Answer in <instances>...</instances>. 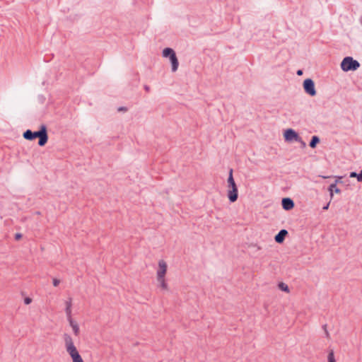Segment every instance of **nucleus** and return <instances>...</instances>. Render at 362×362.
I'll use <instances>...</instances> for the list:
<instances>
[{
  "mask_svg": "<svg viewBox=\"0 0 362 362\" xmlns=\"http://www.w3.org/2000/svg\"><path fill=\"white\" fill-rule=\"evenodd\" d=\"M323 329H324V330H325V332L326 337H327V338H329V332H328V331H327V325H323Z\"/></svg>",
  "mask_w": 362,
  "mask_h": 362,
  "instance_id": "25",
  "label": "nucleus"
},
{
  "mask_svg": "<svg viewBox=\"0 0 362 362\" xmlns=\"http://www.w3.org/2000/svg\"><path fill=\"white\" fill-rule=\"evenodd\" d=\"M144 89L146 90V91L148 92L150 90V87L147 85H145Z\"/></svg>",
  "mask_w": 362,
  "mask_h": 362,
  "instance_id": "28",
  "label": "nucleus"
},
{
  "mask_svg": "<svg viewBox=\"0 0 362 362\" xmlns=\"http://www.w3.org/2000/svg\"><path fill=\"white\" fill-rule=\"evenodd\" d=\"M278 287L280 290L284 291V292H286V293H289L290 292V289L288 286L287 284H286L284 282H280L279 284H278Z\"/></svg>",
  "mask_w": 362,
  "mask_h": 362,
  "instance_id": "16",
  "label": "nucleus"
},
{
  "mask_svg": "<svg viewBox=\"0 0 362 362\" xmlns=\"http://www.w3.org/2000/svg\"><path fill=\"white\" fill-rule=\"evenodd\" d=\"M157 281H158V283L160 284V286L163 289H165V290L168 289V284H167V283L165 281V278L157 279Z\"/></svg>",
  "mask_w": 362,
  "mask_h": 362,
  "instance_id": "17",
  "label": "nucleus"
},
{
  "mask_svg": "<svg viewBox=\"0 0 362 362\" xmlns=\"http://www.w3.org/2000/svg\"><path fill=\"white\" fill-rule=\"evenodd\" d=\"M68 321L69 322V325L71 327L72 329H73V332H74V334L76 335V336H78L79 334V332H80V329H79V327L77 324L76 322H75L73 318H71V319H68Z\"/></svg>",
  "mask_w": 362,
  "mask_h": 362,
  "instance_id": "10",
  "label": "nucleus"
},
{
  "mask_svg": "<svg viewBox=\"0 0 362 362\" xmlns=\"http://www.w3.org/2000/svg\"><path fill=\"white\" fill-rule=\"evenodd\" d=\"M175 54V51L172 48H170V47L165 48L163 50V56L164 57L170 58V56H173Z\"/></svg>",
  "mask_w": 362,
  "mask_h": 362,
  "instance_id": "13",
  "label": "nucleus"
},
{
  "mask_svg": "<svg viewBox=\"0 0 362 362\" xmlns=\"http://www.w3.org/2000/svg\"><path fill=\"white\" fill-rule=\"evenodd\" d=\"M66 350L72 358L73 362H83L81 355L74 346L71 337L65 333L63 335Z\"/></svg>",
  "mask_w": 362,
  "mask_h": 362,
  "instance_id": "1",
  "label": "nucleus"
},
{
  "mask_svg": "<svg viewBox=\"0 0 362 362\" xmlns=\"http://www.w3.org/2000/svg\"><path fill=\"white\" fill-rule=\"evenodd\" d=\"M303 88L305 92L310 96H315L317 93L315 83L311 78H306L303 81Z\"/></svg>",
  "mask_w": 362,
  "mask_h": 362,
  "instance_id": "5",
  "label": "nucleus"
},
{
  "mask_svg": "<svg viewBox=\"0 0 362 362\" xmlns=\"http://www.w3.org/2000/svg\"><path fill=\"white\" fill-rule=\"evenodd\" d=\"M360 66V63L351 57H346L341 62V69L344 71H356Z\"/></svg>",
  "mask_w": 362,
  "mask_h": 362,
  "instance_id": "3",
  "label": "nucleus"
},
{
  "mask_svg": "<svg viewBox=\"0 0 362 362\" xmlns=\"http://www.w3.org/2000/svg\"><path fill=\"white\" fill-rule=\"evenodd\" d=\"M52 282H53V286H57L60 284V280L54 278V279H53V281Z\"/></svg>",
  "mask_w": 362,
  "mask_h": 362,
  "instance_id": "22",
  "label": "nucleus"
},
{
  "mask_svg": "<svg viewBox=\"0 0 362 362\" xmlns=\"http://www.w3.org/2000/svg\"><path fill=\"white\" fill-rule=\"evenodd\" d=\"M320 143V138L317 136H313L310 141L309 146L310 148H314L317 144Z\"/></svg>",
  "mask_w": 362,
  "mask_h": 362,
  "instance_id": "14",
  "label": "nucleus"
},
{
  "mask_svg": "<svg viewBox=\"0 0 362 362\" xmlns=\"http://www.w3.org/2000/svg\"><path fill=\"white\" fill-rule=\"evenodd\" d=\"M329 203H328L327 205H325V206H323V208H322V209H323V210H327V209H328V208H329Z\"/></svg>",
  "mask_w": 362,
  "mask_h": 362,
  "instance_id": "29",
  "label": "nucleus"
},
{
  "mask_svg": "<svg viewBox=\"0 0 362 362\" xmlns=\"http://www.w3.org/2000/svg\"><path fill=\"white\" fill-rule=\"evenodd\" d=\"M65 313L68 319L72 318L71 317V308H65Z\"/></svg>",
  "mask_w": 362,
  "mask_h": 362,
  "instance_id": "19",
  "label": "nucleus"
},
{
  "mask_svg": "<svg viewBox=\"0 0 362 362\" xmlns=\"http://www.w3.org/2000/svg\"><path fill=\"white\" fill-rule=\"evenodd\" d=\"M228 197L230 202H235L238 198V187L233 177V169H230L228 178Z\"/></svg>",
  "mask_w": 362,
  "mask_h": 362,
  "instance_id": "2",
  "label": "nucleus"
},
{
  "mask_svg": "<svg viewBox=\"0 0 362 362\" xmlns=\"http://www.w3.org/2000/svg\"><path fill=\"white\" fill-rule=\"evenodd\" d=\"M23 136L25 139L28 141H33V132H32L30 129H27L25 132H23Z\"/></svg>",
  "mask_w": 362,
  "mask_h": 362,
  "instance_id": "12",
  "label": "nucleus"
},
{
  "mask_svg": "<svg viewBox=\"0 0 362 362\" xmlns=\"http://www.w3.org/2000/svg\"><path fill=\"white\" fill-rule=\"evenodd\" d=\"M327 360H328V362H336L335 358H334V351L332 349H331L329 351V354L327 356Z\"/></svg>",
  "mask_w": 362,
  "mask_h": 362,
  "instance_id": "18",
  "label": "nucleus"
},
{
  "mask_svg": "<svg viewBox=\"0 0 362 362\" xmlns=\"http://www.w3.org/2000/svg\"><path fill=\"white\" fill-rule=\"evenodd\" d=\"M284 139L286 141H291L292 140L301 141V137L292 129H288L284 132Z\"/></svg>",
  "mask_w": 362,
  "mask_h": 362,
  "instance_id": "6",
  "label": "nucleus"
},
{
  "mask_svg": "<svg viewBox=\"0 0 362 362\" xmlns=\"http://www.w3.org/2000/svg\"><path fill=\"white\" fill-rule=\"evenodd\" d=\"M22 236H23V235H22V234H21V233H16V234L15 235V240H21V239L22 238Z\"/></svg>",
  "mask_w": 362,
  "mask_h": 362,
  "instance_id": "24",
  "label": "nucleus"
},
{
  "mask_svg": "<svg viewBox=\"0 0 362 362\" xmlns=\"http://www.w3.org/2000/svg\"><path fill=\"white\" fill-rule=\"evenodd\" d=\"M282 207L285 210H291L294 207V202L290 198H283L281 201Z\"/></svg>",
  "mask_w": 362,
  "mask_h": 362,
  "instance_id": "8",
  "label": "nucleus"
},
{
  "mask_svg": "<svg viewBox=\"0 0 362 362\" xmlns=\"http://www.w3.org/2000/svg\"><path fill=\"white\" fill-rule=\"evenodd\" d=\"M358 173H356V172H351L350 173L349 177H356L357 180L358 181Z\"/></svg>",
  "mask_w": 362,
  "mask_h": 362,
  "instance_id": "21",
  "label": "nucleus"
},
{
  "mask_svg": "<svg viewBox=\"0 0 362 362\" xmlns=\"http://www.w3.org/2000/svg\"><path fill=\"white\" fill-rule=\"evenodd\" d=\"M329 190L330 191L331 197H333V192L335 193H340L341 190L337 187L336 183L331 184L329 187Z\"/></svg>",
  "mask_w": 362,
  "mask_h": 362,
  "instance_id": "15",
  "label": "nucleus"
},
{
  "mask_svg": "<svg viewBox=\"0 0 362 362\" xmlns=\"http://www.w3.org/2000/svg\"><path fill=\"white\" fill-rule=\"evenodd\" d=\"M297 141L300 144L302 147L305 148L306 146V144L303 141L302 139H301V141Z\"/></svg>",
  "mask_w": 362,
  "mask_h": 362,
  "instance_id": "27",
  "label": "nucleus"
},
{
  "mask_svg": "<svg viewBox=\"0 0 362 362\" xmlns=\"http://www.w3.org/2000/svg\"><path fill=\"white\" fill-rule=\"evenodd\" d=\"M167 272V264L161 259L158 262V269L157 271V279L165 278Z\"/></svg>",
  "mask_w": 362,
  "mask_h": 362,
  "instance_id": "7",
  "label": "nucleus"
},
{
  "mask_svg": "<svg viewBox=\"0 0 362 362\" xmlns=\"http://www.w3.org/2000/svg\"><path fill=\"white\" fill-rule=\"evenodd\" d=\"M38 138V145L40 146H44L48 141V134L46 125L42 124L40 129L36 132H33V139Z\"/></svg>",
  "mask_w": 362,
  "mask_h": 362,
  "instance_id": "4",
  "label": "nucleus"
},
{
  "mask_svg": "<svg viewBox=\"0 0 362 362\" xmlns=\"http://www.w3.org/2000/svg\"><path fill=\"white\" fill-rule=\"evenodd\" d=\"M66 308H71L72 306V298H69L65 302Z\"/></svg>",
  "mask_w": 362,
  "mask_h": 362,
  "instance_id": "20",
  "label": "nucleus"
},
{
  "mask_svg": "<svg viewBox=\"0 0 362 362\" xmlns=\"http://www.w3.org/2000/svg\"><path fill=\"white\" fill-rule=\"evenodd\" d=\"M297 74H298V76L302 75V74H303V71H302V70H298V71H297Z\"/></svg>",
  "mask_w": 362,
  "mask_h": 362,
  "instance_id": "30",
  "label": "nucleus"
},
{
  "mask_svg": "<svg viewBox=\"0 0 362 362\" xmlns=\"http://www.w3.org/2000/svg\"><path fill=\"white\" fill-rule=\"evenodd\" d=\"M31 302H32V299H31L30 298H29V297H27V298H25L24 299V303H25V304H26V305L30 304Z\"/></svg>",
  "mask_w": 362,
  "mask_h": 362,
  "instance_id": "23",
  "label": "nucleus"
},
{
  "mask_svg": "<svg viewBox=\"0 0 362 362\" xmlns=\"http://www.w3.org/2000/svg\"><path fill=\"white\" fill-rule=\"evenodd\" d=\"M118 111L119 112H120V111L126 112V111H127V108L126 107H120L118 108Z\"/></svg>",
  "mask_w": 362,
  "mask_h": 362,
  "instance_id": "26",
  "label": "nucleus"
},
{
  "mask_svg": "<svg viewBox=\"0 0 362 362\" xmlns=\"http://www.w3.org/2000/svg\"><path fill=\"white\" fill-rule=\"evenodd\" d=\"M169 59L172 64V71L175 72L177 70L179 66V62L176 57V54H175L173 56H170Z\"/></svg>",
  "mask_w": 362,
  "mask_h": 362,
  "instance_id": "11",
  "label": "nucleus"
},
{
  "mask_svg": "<svg viewBox=\"0 0 362 362\" xmlns=\"http://www.w3.org/2000/svg\"><path fill=\"white\" fill-rule=\"evenodd\" d=\"M287 235L288 231L285 229H282L275 235L274 240L277 243H282Z\"/></svg>",
  "mask_w": 362,
  "mask_h": 362,
  "instance_id": "9",
  "label": "nucleus"
}]
</instances>
